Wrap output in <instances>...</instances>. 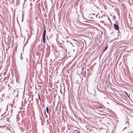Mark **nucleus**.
<instances>
[{
	"label": "nucleus",
	"mask_w": 133,
	"mask_h": 133,
	"mask_svg": "<svg viewBox=\"0 0 133 133\" xmlns=\"http://www.w3.org/2000/svg\"><path fill=\"white\" fill-rule=\"evenodd\" d=\"M116 38H115L114 39L111 40V51H112V52L114 54V55H115L114 59V60H115L114 63L115 64V67L114 68V80H112V82L113 83L115 84V82L116 83V79L115 77V76H116V73L115 72V69L116 68V62L115 61L116 60Z\"/></svg>",
	"instance_id": "obj_1"
},
{
	"label": "nucleus",
	"mask_w": 133,
	"mask_h": 133,
	"mask_svg": "<svg viewBox=\"0 0 133 133\" xmlns=\"http://www.w3.org/2000/svg\"><path fill=\"white\" fill-rule=\"evenodd\" d=\"M117 31H118V35L117 36L118 37H117V39H121V35H120V31L119 30V26L117 24Z\"/></svg>",
	"instance_id": "obj_2"
},
{
	"label": "nucleus",
	"mask_w": 133,
	"mask_h": 133,
	"mask_svg": "<svg viewBox=\"0 0 133 133\" xmlns=\"http://www.w3.org/2000/svg\"><path fill=\"white\" fill-rule=\"evenodd\" d=\"M78 45L79 46V48L81 49H83L84 46V44L83 42H77Z\"/></svg>",
	"instance_id": "obj_3"
},
{
	"label": "nucleus",
	"mask_w": 133,
	"mask_h": 133,
	"mask_svg": "<svg viewBox=\"0 0 133 133\" xmlns=\"http://www.w3.org/2000/svg\"><path fill=\"white\" fill-rule=\"evenodd\" d=\"M110 76L111 77V75L110 76V74H109L108 75L106 76V77H105V78H107V79L106 80L107 82V81H109L110 79Z\"/></svg>",
	"instance_id": "obj_4"
},
{
	"label": "nucleus",
	"mask_w": 133,
	"mask_h": 133,
	"mask_svg": "<svg viewBox=\"0 0 133 133\" xmlns=\"http://www.w3.org/2000/svg\"><path fill=\"white\" fill-rule=\"evenodd\" d=\"M46 30L45 29H44V32L43 34V38H45Z\"/></svg>",
	"instance_id": "obj_5"
},
{
	"label": "nucleus",
	"mask_w": 133,
	"mask_h": 133,
	"mask_svg": "<svg viewBox=\"0 0 133 133\" xmlns=\"http://www.w3.org/2000/svg\"><path fill=\"white\" fill-rule=\"evenodd\" d=\"M46 110L47 112L49 114V115H50V111H49V108L48 107H47L46 108Z\"/></svg>",
	"instance_id": "obj_6"
},
{
	"label": "nucleus",
	"mask_w": 133,
	"mask_h": 133,
	"mask_svg": "<svg viewBox=\"0 0 133 133\" xmlns=\"http://www.w3.org/2000/svg\"><path fill=\"white\" fill-rule=\"evenodd\" d=\"M108 46H107H107H105V47L104 49L103 50V51L102 52H103L104 51H105L106 50H107V49H108Z\"/></svg>",
	"instance_id": "obj_7"
},
{
	"label": "nucleus",
	"mask_w": 133,
	"mask_h": 133,
	"mask_svg": "<svg viewBox=\"0 0 133 133\" xmlns=\"http://www.w3.org/2000/svg\"><path fill=\"white\" fill-rule=\"evenodd\" d=\"M19 92V91L18 90H16H16H15L14 91V92H16V93H17V95H16V97H18V92Z\"/></svg>",
	"instance_id": "obj_8"
},
{
	"label": "nucleus",
	"mask_w": 133,
	"mask_h": 133,
	"mask_svg": "<svg viewBox=\"0 0 133 133\" xmlns=\"http://www.w3.org/2000/svg\"><path fill=\"white\" fill-rule=\"evenodd\" d=\"M116 24L115 23L114 24V29L115 30H116Z\"/></svg>",
	"instance_id": "obj_9"
},
{
	"label": "nucleus",
	"mask_w": 133,
	"mask_h": 133,
	"mask_svg": "<svg viewBox=\"0 0 133 133\" xmlns=\"http://www.w3.org/2000/svg\"><path fill=\"white\" fill-rule=\"evenodd\" d=\"M45 38H43V42L44 44V45H45Z\"/></svg>",
	"instance_id": "obj_10"
},
{
	"label": "nucleus",
	"mask_w": 133,
	"mask_h": 133,
	"mask_svg": "<svg viewBox=\"0 0 133 133\" xmlns=\"http://www.w3.org/2000/svg\"><path fill=\"white\" fill-rule=\"evenodd\" d=\"M95 107L96 108H102V107L99 106H97Z\"/></svg>",
	"instance_id": "obj_11"
},
{
	"label": "nucleus",
	"mask_w": 133,
	"mask_h": 133,
	"mask_svg": "<svg viewBox=\"0 0 133 133\" xmlns=\"http://www.w3.org/2000/svg\"><path fill=\"white\" fill-rule=\"evenodd\" d=\"M77 131H79L78 130H75L72 133H74L75 132H76V133H77L78 132Z\"/></svg>",
	"instance_id": "obj_12"
},
{
	"label": "nucleus",
	"mask_w": 133,
	"mask_h": 133,
	"mask_svg": "<svg viewBox=\"0 0 133 133\" xmlns=\"http://www.w3.org/2000/svg\"><path fill=\"white\" fill-rule=\"evenodd\" d=\"M93 103V104H98V103L97 102H96L95 101Z\"/></svg>",
	"instance_id": "obj_13"
},
{
	"label": "nucleus",
	"mask_w": 133,
	"mask_h": 133,
	"mask_svg": "<svg viewBox=\"0 0 133 133\" xmlns=\"http://www.w3.org/2000/svg\"><path fill=\"white\" fill-rule=\"evenodd\" d=\"M19 128L20 129H23V128L21 127V126H19Z\"/></svg>",
	"instance_id": "obj_14"
},
{
	"label": "nucleus",
	"mask_w": 133,
	"mask_h": 133,
	"mask_svg": "<svg viewBox=\"0 0 133 133\" xmlns=\"http://www.w3.org/2000/svg\"><path fill=\"white\" fill-rule=\"evenodd\" d=\"M22 52L21 53V60H22V59L23 58L22 57Z\"/></svg>",
	"instance_id": "obj_15"
},
{
	"label": "nucleus",
	"mask_w": 133,
	"mask_h": 133,
	"mask_svg": "<svg viewBox=\"0 0 133 133\" xmlns=\"http://www.w3.org/2000/svg\"><path fill=\"white\" fill-rule=\"evenodd\" d=\"M130 18V17H128V19H127V21H129V20H130V18Z\"/></svg>",
	"instance_id": "obj_16"
},
{
	"label": "nucleus",
	"mask_w": 133,
	"mask_h": 133,
	"mask_svg": "<svg viewBox=\"0 0 133 133\" xmlns=\"http://www.w3.org/2000/svg\"><path fill=\"white\" fill-rule=\"evenodd\" d=\"M103 16H104V17H105V16H106V15H103V16H101V18H103Z\"/></svg>",
	"instance_id": "obj_17"
},
{
	"label": "nucleus",
	"mask_w": 133,
	"mask_h": 133,
	"mask_svg": "<svg viewBox=\"0 0 133 133\" xmlns=\"http://www.w3.org/2000/svg\"><path fill=\"white\" fill-rule=\"evenodd\" d=\"M84 69V68H82V71H83V69Z\"/></svg>",
	"instance_id": "obj_18"
},
{
	"label": "nucleus",
	"mask_w": 133,
	"mask_h": 133,
	"mask_svg": "<svg viewBox=\"0 0 133 133\" xmlns=\"http://www.w3.org/2000/svg\"><path fill=\"white\" fill-rule=\"evenodd\" d=\"M2 98H3V97H4V94H3L2 95Z\"/></svg>",
	"instance_id": "obj_19"
},
{
	"label": "nucleus",
	"mask_w": 133,
	"mask_h": 133,
	"mask_svg": "<svg viewBox=\"0 0 133 133\" xmlns=\"http://www.w3.org/2000/svg\"><path fill=\"white\" fill-rule=\"evenodd\" d=\"M38 96L39 97V99L40 100V96L39 94H38Z\"/></svg>",
	"instance_id": "obj_20"
},
{
	"label": "nucleus",
	"mask_w": 133,
	"mask_h": 133,
	"mask_svg": "<svg viewBox=\"0 0 133 133\" xmlns=\"http://www.w3.org/2000/svg\"><path fill=\"white\" fill-rule=\"evenodd\" d=\"M112 18H114L113 19H115L116 18V17L115 16H114V17H112Z\"/></svg>",
	"instance_id": "obj_21"
},
{
	"label": "nucleus",
	"mask_w": 133,
	"mask_h": 133,
	"mask_svg": "<svg viewBox=\"0 0 133 133\" xmlns=\"http://www.w3.org/2000/svg\"><path fill=\"white\" fill-rule=\"evenodd\" d=\"M101 22L102 23H104V22L103 21H101Z\"/></svg>",
	"instance_id": "obj_22"
},
{
	"label": "nucleus",
	"mask_w": 133,
	"mask_h": 133,
	"mask_svg": "<svg viewBox=\"0 0 133 133\" xmlns=\"http://www.w3.org/2000/svg\"><path fill=\"white\" fill-rule=\"evenodd\" d=\"M116 126H115V129H116Z\"/></svg>",
	"instance_id": "obj_23"
},
{
	"label": "nucleus",
	"mask_w": 133,
	"mask_h": 133,
	"mask_svg": "<svg viewBox=\"0 0 133 133\" xmlns=\"http://www.w3.org/2000/svg\"><path fill=\"white\" fill-rule=\"evenodd\" d=\"M106 17H108V18H109V16H108V15H106Z\"/></svg>",
	"instance_id": "obj_24"
},
{
	"label": "nucleus",
	"mask_w": 133,
	"mask_h": 133,
	"mask_svg": "<svg viewBox=\"0 0 133 133\" xmlns=\"http://www.w3.org/2000/svg\"><path fill=\"white\" fill-rule=\"evenodd\" d=\"M23 15H22V22L23 21Z\"/></svg>",
	"instance_id": "obj_25"
},
{
	"label": "nucleus",
	"mask_w": 133,
	"mask_h": 133,
	"mask_svg": "<svg viewBox=\"0 0 133 133\" xmlns=\"http://www.w3.org/2000/svg\"><path fill=\"white\" fill-rule=\"evenodd\" d=\"M98 16V15H96V18H97V16Z\"/></svg>",
	"instance_id": "obj_26"
},
{
	"label": "nucleus",
	"mask_w": 133,
	"mask_h": 133,
	"mask_svg": "<svg viewBox=\"0 0 133 133\" xmlns=\"http://www.w3.org/2000/svg\"><path fill=\"white\" fill-rule=\"evenodd\" d=\"M26 43H25V44H24V45L23 47H24V46H25L26 45Z\"/></svg>",
	"instance_id": "obj_27"
},
{
	"label": "nucleus",
	"mask_w": 133,
	"mask_h": 133,
	"mask_svg": "<svg viewBox=\"0 0 133 133\" xmlns=\"http://www.w3.org/2000/svg\"><path fill=\"white\" fill-rule=\"evenodd\" d=\"M89 18H90L89 17ZM90 18H91L92 19H93V18L92 17H91Z\"/></svg>",
	"instance_id": "obj_28"
},
{
	"label": "nucleus",
	"mask_w": 133,
	"mask_h": 133,
	"mask_svg": "<svg viewBox=\"0 0 133 133\" xmlns=\"http://www.w3.org/2000/svg\"><path fill=\"white\" fill-rule=\"evenodd\" d=\"M108 20L109 21H110V19L109 18H108Z\"/></svg>",
	"instance_id": "obj_29"
},
{
	"label": "nucleus",
	"mask_w": 133,
	"mask_h": 133,
	"mask_svg": "<svg viewBox=\"0 0 133 133\" xmlns=\"http://www.w3.org/2000/svg\"><path fill=\"white\" fill-rule=\"evenodd\" d=\"M8 105L7 106V109H6V110H7V109H8Z\"/></svg>",
	"instance_id": "obj_30"
},
{
	"label": "nucleus",
	"mask_w": 133,
	"mask_h": 133,
	"mask_svg": "<svg viewBox=\"0 0 133 133\" xmlns=\"http://www.w3.org/2000/svg\"><path fill=\"white\" fill-rule=\"evenodd\" d=\"M111 133H114V131H112Z\"/></svg>",
	"instance_id": "obj_31"
},
{
	"label": "nucleus",
	"mask_w": 133,
	"mask_h": 133,
	"mask_svg": "<svg viewBox=\"0 0 133 133\" xmlns=\"http://www.w3.org/2000/svg\"><path fill=\"white\" fill-rule=\"evenodd\" d=\"M4 113H4L3 114V115H2L1 116V117H2L3 116V115L4 114Z\"/></svg>",
	"instance_id": "obj_32"
},
{
	"label": "nucleus",
	"mask_w": 133,
	"mask_h": 133,
	"mask_svg": "<svg viewBox=\"0 0 133 133\" xmlns=\"http://www.w3.org/2000/svg\"><path fill=\"white\" fill-rule=\"evenodd\" d=\"M92 15H95V14H93V13H92Z\"/></svg>",
	"instance_id": "obj_33"
},
{
	"label": "nucleus",
	"mask_w": 133,
	"mask_h": 133,
	"mask_svg": "<svg viewBox=\"0 0 133 133\" xmlns=\"http://www.w3.org/2000/svg\"><path fill=\"white\" fill-rule=\"evenodd\" d=\"M23 104V102L22 101V103H21V104L22 105V104Z\"/></svg>",
	"instance_id": "obj_34"
},
{
	"label": "nucleus",
	"mask_w": 133,
	"mask_h": 133,
	"mask_svg": "<svg viewBox=\"0 0 133 133\" xmlns=\"http://www.w3.org/2000/svg\"><path fill=\"white\" fill-rule=\"evenodd\" d=\"M44 113H45V114H46V112L45 110L44 112Z\"/></svg>",
	"instance_id": "obj_35"
},
{
	"label": "nucleus",
	"mask_w": 133,
	"mask_h": 133,
	"mask_svg": "<svg viewBox=\"0 0 133 133\" xmlns=\"http://www.w3.org/2000/svg\"><path fill=\"white\" fill-rule=\"evenodd\" d=\"M117 105H119V104H118V103H117Z\"/></svg>",
	"instance_id": "obj_36"
},
{
	"label": "nucleus",
	"mask_w": 133,
	"mask_h": 133,
	"mask_svg": "<svg viewBox=\"0 0 133 133\" xmlns=\"http://www.w3.org/2000/svg\"><path fill=\"white\" fill-rule=\"evenodd\" d=\"M51 37H52L51 36H50V38H51Z\"/></svg>",
	"instance_id": "obj_37"
},
{
	"label": "nucleus",
	"mask_w": 133,
	"mask_h": 133,
	"mask_svg": "<svg viewBox=\"0 0 133 133\" xmlns=\"http://www.w3.org/2000/svg\"><path fill=\"white\" fill-rule=\"evenodd\" d=\"M9 119L8 118H7L6 120H8H8Z\"/></svg>",
	"instance_id": "obj_38"
},
{
	"label": "nucleus",
	"mask_w": 133,
	"mask_h": 133,
	"mask_svg": "<svg viewBox=\"0 0 133 133\" xmlns=\"http://www.w3.org/2000/svg\"><path fill=\"white\" fill-rule=\"evenodd\" d=\"M22 131H23L24 130V129H23V128L22 129Z\"/></svg>",
	"instance_id": "obj_39"
},
{
	"label": "nucleus",
	"mask_w": 133,
	"mask_h": 133,
	"mask_svg": "<svg viewBox=\"0 0 133 133\" xmlns=\"http://www.w3.org/2000/svg\"><path fill=\"white\" fill-rule=\"evenodd\" d=\"M115 11H116V8H115Z\"/></svg>",
	"instance_id": "obj_40"
},
{
	"label": "nucleus",
	"mask_w": 133,
	"mask_h": 133,
	"mask_svg": "<svg viewBox=\"0 0 133 133\" xmlns=\"http://www.w3.org/2000/svg\"><path fill=\"white\" fill-rule=\"evenodd\" d=\"M127 96H128V97H129V96H128V94L127 93Z\"/></svg>",
	"instance_id": "obj_41"
},
{
	"label": "nucleus",
	"mask_w": 133,
	"mask_h": 133,
	"mask_svg": "<svg viewBox=\"0 0 133 133\" xmlns=\"http://www.w3.org/2000/svg\"><path fill=\"white\" fill-rule=\"evenodd\" d=\"M105 89H106V87H105V88H104V89L105 90H106Z\"/></svg>",
	"instance_id": "obj_42"
},
{
	"label": "nucleus",
	"mask_w": 133,
	"mask_h": 133,
	"mask_svg": "<svg viewBox=\"0 0 133 133\" xmlns=\"http://www.w3.org/2000/svg\"><path fill=\"white\" fill-rule=\"evenodd\" d=\"M43 47H45L43 45V46H42Z\"/></svg>",
	"instance_id": "obj_43"
},
{
	"label": "nucleus",
	"mask_w": 133,
	"mask_h": 133,
	"mask_svg": "<svg viewBox=\"0 0 133 133\" xmlns=\"http://www.w3.org/2000/svg\"><path fill=\"white\" fill-rule=\"evenodd\" d=\"M26 102H25V104H26Z\"/></svg>",
	"instance_id": "obj_44"
},
{
	"label": "nucleus",
	"mask_w": 133,
	"mask_h": 133,
	"mask_svg": "<svg viewBox=\"0 0 133 133\" xmlns=\"http://www.w3.org/2000/svg\"><path fill=\"white\" fill-rule=\"evenodd\" d=\"M11 105H12V106H13V104H12L11 103Z\"/></svg>",
	"instance_id": "obj_45"
},
{
	"label": "nucleus",
	"mask_w": 133,
	"mask_h": 133,
	"mask_svg": "<svg viewBox=\"0 0 133 133\" xmlns=\"http://www.w3.org/2000/svg\"><path fill=\"white\" fill-rule=\"evenodd\" d=\"M41 45H42V41H41Z\"/></svg>",
	"instance_id": "obj_46"
},
{
	"label": "nucleus",
	"mask_w": 133,
	"mask_h": 133,
	"mask_svg": "<svg viewBox=\"0 0 133 133\" xmlns=\"http://www.w3.org/2000/svg\"><path fill=\"white\" fill-rule=\"evenodd\" d=\"M114 92L115 93V94H116V92Z\"/></svg>",
	"instance_id": "obj_47"
},
{
	"label": "nucleus",
	"mask_w": 133,
	"mask_h": 133,
	"mask_svg": "<svg viewBox=\"0 0 133 133\" xmlns=\"http://www.w3.org/2000/svg\"><path fill=\"white\" fill-rule=\"evenodd\" d=\"M56 91V90L55 89V91H54V92L55 91Z\"/></svg>",
	"instance_id": "obj_48"
},
{
	"label": "nucleus",
	"mask_w": 133,
	"mask_h": 133,
	"mask_svg": "<svg viewBox=\"0 0 133 133\" xmlns=\"http://www.w3.org/2000/svg\"><path fill=\"white\" fill-rule=\"evenodd\" d=\"M14 101H13V102H12V103H14Z\"/></svg>",
	"instance_id": "obj_49"
},
{
	"label": "nucleus",
	"mask_w": 133,
	"mask_h": 133,
	"mask_svg": "<svg viewBox=\"0 0 133 133\" xmlns=\"http://www.w3.org/2000/svg\"><path fill=\"white\" fill-rule=\"evenodd\" d=\"M12 109H11V111H12Z\"/></svg>",
	"instance_id": "obj_50"
},
{
	"label": "nucleus",
	"mask_w": 133,
	"mask_h": 133,
	"mask_svg": "<svg viewBox=\"0 0 133 133\" xmlns=\"http://www.w3.org/2000/svg\"><path fill=\"white\" fill-rule=\"evenodd\" d=\"M47 39H48V37H47Z\"/></svg>",
	"instance_id": "obj_51"
},
{
	"label": "nucleus",
	"mask_w": 133,
	"mask_h": 133,
	"mask_svg": "<svg viewBox=\"0 0 133 133\" xmlns=\"http://www.w3.org/2000/svg\"><path fill=\"white\" fill-rule=\"evenodd\" d=\"M90 16H91V14H90Z\"/></svg>",
	"instance_id": "obj_52"
},
{
	"label": "nucleus",
	"mask_w": 133,
	"mask_h": 133,
	"mask_svg": "<svg viewBox=\"0 0 133 133\" xmlns=\"http://www.w3.org/2000/svg\"><path fill=\"white\" fill-rule=\"evenodd\" d=\"M117 121L118 122V120H117Z\"/></svg>",
	"instance_id": "obj_53"
},
{
	"label": "nucleus",
	"mask_w": 133,
	"mask_h": 133,
	"mask_svg": "<svg viewBox=\"0 0 133 133\" xmlns=\"http://www.w3.org/2000/svg\"><path fill=\"white\" fill-rule=\"evenodd\" d=\"M26 0H24V1H25Z\"/></svg>",
	"instance_id": "obj_54"
},
{
	"label": "nucleus",
	"mask_w": 133,
	"mask_h": 133,
	"mask_svg": "<svg viewBox=\"0 0 133 133\" xmlns=\"http://www.w3.org/2000/svg\"><path fill=\"white\" fill-rule=\"evenodd\" d=\"M47 45H48V44H47Z\"/></svg>",
	"instance_id": "obj_55"
},
{
	"label": "nucleus",
	"mask_w": 133,
	"mask_h": 133,
	"mask_svg": "<svg viewBox=\"0 0 133 133\" xmlns=\"http://www.w3.org/2000/svg\"><path fill=\"white\" fill-rule=\"evenodd\" d=\"M17 21L18 22V19L17 20Z\"/></svg>",
	"instance_id": "obj_56"
},
{
	"label": "nucleus",
	"mask_w": 133,
	"mask_h": 133,
	"mask_svg": "<svg viewBox=\"0 0 133 133\" xmlns=\"http://www.w3.org/2000/svg\"><path fill=\"white\" fill-rule=\"evenodd\" d=\"M100 16H99V18H100Z\"/></svg>",
	"instance_id": "obj_57"
},
{
	"label": "nucleus",
	"mask_w": 133,
	"mask_h": 133,
	"mask_svg": "<svg viewBox=\"0 0 133 133\" xmlns=\"http://www.w3.org/2000/svg\"><path fill=\"white\" fill-rule=\"evenodd\" d=\"M115 102L116 103V102Z\"/></svg>",
	"instance_id": "obj_58"
},
{
	"label": "nucleus",
	"mask_w": 133,
	"mask_h": 133,
	"mask_svg": "<svg viewBox=\"0 0 133 133\" xmlns=\"http://www.w3.org/2000/svg\"><path fill=\"white\" fill-rule=\"evenodd\" d=\"M73 51H74V49L73 50Z\"/></svg>",
	"instance_id": "obj_59"
},
{
	"label": "nucleus",
	"mask_w": 133,
	"mask_h": 133,
	"mask_svg": "<svg viewBox=\"0 0 133 133\" xmlns=\"http://www.w3.org/2000/svg\"><path fill=\"white\" fill-rule=\"evenodd\" d=\"M1 127V126H0V128Z\"/></svg>",
	"instance_id": "obj_60"
},
{
	"label": "nucleus",
	"mask_w": 133,
	"mask_h": 133,
	"mask_svg": "<svg viewBox=\"0 0 133 133\" xmlns=\"http://www.w3.org/2000/svg\"><path fill=\"white\" fill-rule=\"evenodd\" d=\"M50 133H51L50 132Z\"/></svg>",
	"instance_id": "obj_61"
}]
</instances>
